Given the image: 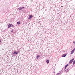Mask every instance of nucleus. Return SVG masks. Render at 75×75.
Wrapping results in <instances>:
<instances>
[{
	"instance_id": "nucleus-2",
	"label": "nucleus",
	"mask_w": 75,
	"mask_h": 75,
	"mask_svg": "<svg viewBox=\"0 0 75 75\" xmlns=\"http://www.w3.org/2000/svg\"><path fill=\"white\" fill-rule=\"evenodd\" d=\"M18 54V52L15 51L13 53V54Z\"/></svg>"
},
{
	"instance_id": "nucleus-5",
	"label": "nucleus",
	"mask_w": 75,
	"mask_h": 75,
	"mask_svg": "<svg viewBox=\"0 0 75 75\" xmlns=\"http://www.w3.org/2000/svg\"><path fill=\"white\" fill-rule=\"evenodd\" d=\"M33 18V16L31 15H30L29 16V19H30L31 18Z\"/></svg>"
},
{
	"instance_id": "nucleus-6",
	"label": "nucleus",
	"mask_w": 75,
	"mask_h": 75,
	"mask_svg": "<svg viewBox=\"0 0 75 75\" xmlns=\"http://www.w3.org/2000/svg\"><path fill=\"white\" fill-rule=\"evenodd\" d=\"M66 56H67V54H64L62 55V57H65Z\"/></svg>"
},
{
	"instance_id": "nucleus-12",
	"label": "nucleus",
	"mask_w": 75,
	"mask_h": 75,
	"mask_svg": "<svg viewBox=\"0 0 75 75\" xmlns=\"http://www.w3.org/2000/svg\"><path fill=\"white\" fill-rule=\"evenodd\" d=\"M17 23L19 25V24L20 23V22H17Z\"/></svg>"
},
{
	"instance_id": "nucleus-3",
	"label": "nucleus",
	"mask_w": 75,
	"mask_h": 75,
	"mask_svg": "<svg viewBox=\"0 0 75 75\" xmlns=\"http://www.w3.org/2000/svg\"><path fill=\"white\" fill-rule=\"evenodd\" d=\"M46 62L47 64H48L50 62V60L47 59H46Z\"/></svg>"
},
{
	"instance_id": "nucleus-17",
	"label": "nucleus",
	"mask_w": 75,
	"mask_h": 75,
	"mask_svg": "<svg viewBox=\"0 0 75 75\" xmlns=\"http://www.w3.org/2000/svg\"><path fill=\"white\" fill-rule=\"evenodd\" d=\"M11 31L12 32H13V30H11Z\"/></svg>"
},
{
	"instance_id": "nucleus-14",
	"label": "nucleus",
	"mask_w": 75,
	"mask_h": 75,
	"mask_svg": "<svg viewBox=\"0 0 75 75\" xmlns=\"http://www.w3.org/2000/svg\"><path fill=\"white\" fill-rule=\"evenodd\" d=\"M72 50H73L74 51H75V48H74Z\"/></svg>"
},
{
	"instance_id": "nucleus-11",
	"label": "nucleus",
	"mask_w": 75,
	"mask_h": 75,
	"mask_svg": "<svg viewBox=\"0 0 75 75\" xmlns=\"http://www.w3.org/2000/svg\"><path fill=\"white\" fill-rule=\"evenodd\" d=\"M73 65H74L75 64V60H74L73 62Z\"/></svg>"
},
{
	"instance_id": "nucleus-7",
	"label": "nucleus",
	"mask_w": 75,
	"mask_h": 75,
	"mask_svg": "<svg viewBox=\"0 0 75 75\" xmlns=\"http://www.w3.org/2000/svg\"><path fill=\"white\" fill-rule=\"evenodd\" d=\"M74 51L72 50V51L71 52V54H73V53H74Z\"/></svg>"
},
{
	"instance_id": "nucleus-16",
	"label": "nucleus",
	"mask_w": 75,
	"mask_h": 75,
	"mask_svg": "<svg viewBox=\"0 0 75 75\" xmlns=\"http://www.w3.org/2000/svg\"><path fill=\"white\" fill-rule=\"evenodd\" d=\"M68 71V69H67L65 71Z\"/></svg>"
},
{
	"instance_id": "nucleus-10",
	"label": "nucleus",
	"mask_w": 75,
	"mask_h": 75,
	"mask_svg": "<svg viewBox=\"0 0 75 75\" xmlns=\"http://www.w3.org/2000/svg\"><path fill=\"white\" fill-rule=\"evenodd\" d=\"M19 10H21V7H19L18 8Z\"/></svg>"
},
{
	"instance_id": "nucleus-9",
	"label": "nucleus",
	"mask_w": 75,
	"mask_h": 75,
	"mask_svg": "<svg viewBox=\"0 0 75 75\" xmlns=\"http://www.w3.org/2000/svg\"><path fill=\"white\" fill-rule=\"evenodd\" d=\"M68 64H67L65 66V69H66V68L68 67Z\"/></svg>"
},
{
	"instance_id": "nucleus-1",
	"label": "nucleus",
	"mask_w": 75,
	"mask_h": 75,
	"mask_svg": "<svg viewBox=\"0 0 75 75\" xmlns=\"http://www.w3.org/2000/svg\"><path fill=\"white\" fill-rule=\"evenodd\" d=\"M74 60V59H71V60H70L69 62V63L70 64H71L73 62V61Z\"/></svg>"
},
{
	"instance_id": "nucleus-15",
	"label": "nucleus",
	"mask_w": 75,
	"mask_h": 75,
	"mask_svg": "<svg viewBox=\"0 0 75 75\" xmlns=\"http://www.w3.org/2000/svg\"><path fill=\"white\" fill-rule=\"evenodd\" d=\"M59 74H60V73H58L57 74V75H59Z\"/></svg>"
},
{
	"instance_id": "nucleus-13",
	"label": "nucleus",
	"mask_w": 75,
	"mask_h": 75,
	"mask_svg": "<svg viewBox=\"0 0 75 75\" xmlns=\"http://www.w3.org/2000/svg\"><path fill=\"white\" fill-rule=\"evenodd\" d=\"M21 10H22V9H24V7H21Z\"/></svg>"
},
{
	"instance_id": "nucleus-19",
	"label": "nucleus",
	"mask_w": 75,
	"mask_h": 75,
	"mask_svg": "<svg viewBox=\"0 0 75 75\" xmlns=\"http://www.w3.org/2000/svg\"><path fill=\"white\" fill-rule=\"evenodd\" d=\"M1 41V40H0V42Z\"/></svg>"
},
{
	"instance_id": "nucleus-18",
	"label": "nucleus",
	"mask_w": 75,
	"mask_h": 75,
	"mask_svg": "<svg viewBox=\"0 0 75 75\" xmlns=\"http://www.w3.org/2000/svg\"><path fill=\"white\" fill-rule=\"evenodd\" d=\"M73 43H74V44H75V42H73Z\"/></svg>"
},
{
	"instance_id": "nucleus-8",
	"label": "nucleus",
	"mask_w": 75,
	"mask_h": 75,
	"mask_svg": "<svg viewBox=\"0 0 75 75\" xmlns=\"http://www.w3.org/2000/svg\"><path fill=\"white\" fill-rule=\"evenodd\" d=\"M39 57H40V55H38L37 57V59H38V58H39Z\"/></svg>"
},
{
	"instance_id": "nucleus-4",
	"label": "nucleus",
	"mask_w": 75,
	"mask_h": 75,
	"mask_svg": "<svg viewBox=\"0 0 75 75\" xmlns=\"http://www.w3.org/2000/svg\"><path fill=\"white\" fill-rule=\"evenodd\" d=\"M11 27H13V25L11 24H9L8 25V28H10Z\"/></svg>"
}]
</instances>
